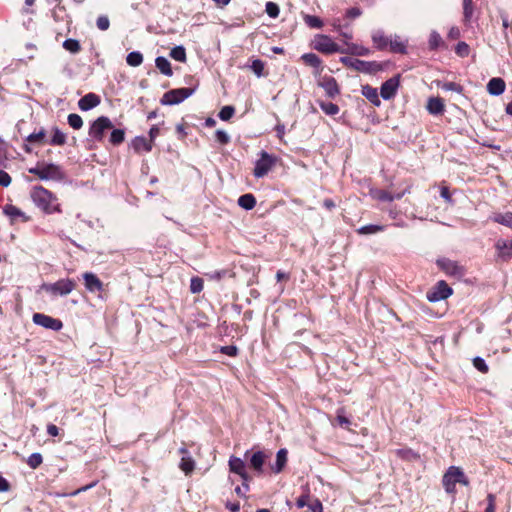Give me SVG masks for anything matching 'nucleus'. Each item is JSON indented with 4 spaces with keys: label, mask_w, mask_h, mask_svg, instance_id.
I'll use <instances>...</instances> for the list:
<instances>
[{
    "label": "nucleus",
    "mask_w": 512,
    "mask_h": 512,
    "mask_svg": "<svg viewBox=\"0 0 512 512\" xmlns=\"http://www.w3.org/2000/svg\"><path fill=\"white\" fill-rule=\"evenodd\" d=\"M287 450L282 448L277 451L275 463L271 465V469L274 473H280L287 463Z\"/></svg>",
    "instance_id": "23"
},
{
    "label": "nucleus",
    "mask_w": 512,
    "mask_h": 512,
    "mask_svg": "<svg viewBox=\"0 0 512 512\" xmlns=\"http://www.w3.org/2000/svg\"><path fill=\"white\" fill-rule=\"evenodd\" d=\"M29 173L37 176L41 180H63L65 174L59 165L49 163H38L35 167L29 169Z\"/></svg>",
    "instance_id": "3"
},
{
    "label": "nucleus",
    "mask_w": 512,
    "mask_h": 512,
    "mask_svg": "<svg viewBox=\"0 0 512 512\" xmlns=\"http://www.w3.org/2000/svg\"><path fill=\"white\" fill-rule=\"evenodd\" d=\"M76 281L70 278L59 279L52 284H44L43 289L54 296H66L76 288Z\"/></svg>",
    "instance_id": "7"
},
{
    "label": "nucleus",
    "mask_w": 512,
    "mask_h": 512,
    "mask_svg": "<svg viewBox=\"0 0 512 512\" xmlns=\"http://www.w3.org/2000/svg\"><path fill=\"white\" fill-rule=\"evenodd\" d=\"M313 47L315 50L326 54H332L335 52L344 53V49H341L340 46L329 36L322 34L315 36Z\"/></svg>",
    "instance_id": "9"
},
{
    "label": "nucleus",
    "mask_w": 512,
    "mask_h": 512,
    "mask_svg": "<svg viewBox=\"0 0 512 512\" xmlns=\"http://www.w3.org/2000/svg\"><path fill=\"white\" fill-rule=\"evenodd\" d=\"M362 95L370 101L374 106L379 107L381 100L379 98L378 90L368 84L363 85L361 89Z\"/></svg>",
    "instance_id": "22"
},
{
    "label": "nucleus",
    "mask_w": 512,
    "mask_h": 512,
    "mask_svg": "<svg viewBox=\"0 0 512 512\" xmlns=\"http://www.w3.org/2000/svg\"><path fill=\"white\" fill-rule=\"evenodd\" d=\"M26 462L30 468L37 469L42 464L43 457L40 453H32Z\"/></svg>",
    "instance_id": "47"
},
{
    "label": "nucleus",
    "mask_w": 512,
    "mask_h": 512,
    "mask_svg": "<svg viewBox=\"0 0 512 512\" xmlns=\"http://www.w3.org/2000/svg\"><path fill=\"white\" fill-rule=\"evenodd\" d=\"M228 465H229L231 472L236 473L241 477V479L243 481V483H242L243 487H245V490H248L249 489L248 482L250 481V477L248 476V474L246 472L245 462L240 458L231 456L228 461Z\"/></svg>",
    "instance_id": "12"
},
{
    "label": "nucleus",
    "mask_w": 512,
    "mask_h": 512,
    "mask_svg": "<svg viewBox=\"0 0 512 512\" xmlns=\"http://www.w3.org/2000/svg\"><path fill=\"white\" fill-rule=\"evenodd\" d=\"M63 48L73 54L79 53L81 51V45L76 39H66L63 42Z\"/></svg>",
    "instance_id": "43"
},
{
    "label": "nucleus",
    "mask_w": 512,
    "mask_h": 512,
    "mask_svg": "<svg viewBox=\"0 0 512 512\" xmlns=\"http://www.w3.org/2000/svg\"><path fill=\"white\" fill-rule=\"evenodd\" d=\"M452 293V288L444 280H441L427 292L426 297L429 302L435 303L447 299Z\"/></svg>",
    "instance_id": "10"
},
{
    "label": "nucleus",
    "mask_w": 512,
    "mask_h": 512,
    "mask_svg": "<svg viewBox=\"0 0 512 512\" xmlns=\"http://www.w3.org/2000/svg\"><path fill=\"white\" fill-rule=\"evenodd\" d=\"M438 87H440L444 91H453L457 93H462L463 87L460 84H457L455 82H444V83H438Z\"/></svg>",
    "instance_id": "48"
},
{
    "label": "nucleus",
    "mask_w": 512,
    "mask_h": 512,
    "mask_svg": "<svg viewBox=\"0 0 512 512\" xmlns=\"http://www.w3.org/2000/svg\"><path fill=\"white\" fill-rule=\"evenodd\" d=\"M340 61L345 66L366 74L375 73L381 69V65L375 61H364L351 57H341Z\"/></svg>",
    "instance_id": "5"
},
{
    "label": "nucleus",
    "mask_w": 512,
    "mask_h": 512,
    "mask_svg": "<svg viewBox=\"0 0 512 512\" xmlns=\"http://www.w3.org/2000/svg\"><path fill=\"white\" fill-rule=\"evenodd\" d=\"M47 433L50 436L56 437L59 435V428L54 424H48L47 425Z\"/></svg>",
    "instance_id": "62"
},
{
    "label": "nucleus",
    "mask_w": 512,
    "mask_h": 512,
    "mask_svg": "<svg viewBox=\"0 0 512 512\" xmlns=\"http://www.w3.org/2000/svg\"><path fill=\"white\" fill-rule=\"evenodd\" d=\"M155 65L156 68L164 75L166 76H172L173 71L171 68V63L168 61L167 58L163 56H159L155 59Z\"/></svg>",
    "instance_id": "28"
},
{
    "label": "nucleus",
    "mask_w": 512,
    "mask_h": 512,
    "mask_svg": "<svg viewBox=\"0 0 512 512\" xmlns=\"http://www.w3.org/2000/svg\"><path fill=\"white\" fill-rule=\"evenodd\" d=\"M66 143V135L57 127L53 128V136L50 140L51 145L63 146Z\"/></svg>",
    "instance_id": "42"
},
{
    "label": "nucleus",
    "mask_w": 512,
    "mask_h": 512,
    "mask_svg": "<svg viewBox=\"0 0 512 512\" xmlns=\"http://www.w3.org/2000/svg\"><path fill=\"white\" fill-rule=\"evenodd\" d=\"M32 320L36 325L53 331H59L63 328V323L60 319L53 318L43 313H34Z\"/></svg>",
    "instance_id": "11"
},
{
    "label": "nucleus",
    "mask_w": 512,
    "mask_h": 512,
    "mask_svg": "<svg viewBox=\"0 0 512 512\" xmlns=\"http://www.w3.org/2000/svg\"><path fill=\"white\" fill-rule=\"evenodd\" d=\"M400 85V75H396L394 77L389 78L384 83H382L380 87V95L384 100L392 99L399 88Z\"/></svg>",
    "instance_id": "13"
},
{
    "label": "nucleus",
    "mask_w": 512,
    "mask_h": 512,
    "mask_svg": "<svg viewBox=\"0 0 512 512\" xmlns=\"http://www.w3.org/2000/svg\"><path fill=\"white\" fill-rule=\"evenodd\" d=\"M492 220L512 229V212L497 213L492 217Z\"/></svg>",
    "instance_id": "30"
},
{
    "label": "nucleus",
    "mask_w": 512,
    "mask_h": 512,
    "mask_svg": "<svg viewBox=\"0 0 512 512\" xmlns=\"http://www.w3.org/2000/svg\"><path fill=\"white\" fill-rule=\"evenodd\" d=\"M301 58L305 62V64L316 69L321 68L322 61L315 53H305L302 55Z\"/></svg>",
    "instance_id": "34"
},
{
    "label": "nucleus",
    "mask_w": 512,
    "mask_h": 512,
    "mask_svg": "<svg viewBox=\"0 0 512 512\" xmlns=\"http://www.w3.org/2000/svg\"><path fill=\"white\" fill-rule=\"evenodd\" d=\"M45 138H46V131H45V129L42 128L40 131L31 133L30 135H28L26 137L25 141L28 143L43 144V143H45Z\"/></svg>",
    "instance_id": "40"
},
{
    "label": "nucleus",
    "mask_w": 512,
    "mask_h": 512,
    "mask_svg": "<svg viewBox=\"0 0 512 512\" xmlns=\"http://www.w3.org/2000/svg\"><path fill=\"white\" fill-rule=\"evenodd\" d=\"M428 44L430 50H437L443 44L441 35L437 31H432L429 36Z\"/></svg>",
    "instance_id": "39"
},
{
    "label": "nucleus",
    "mask_w": 512,
    "mask_h": 512,
    "mask_svg": "<svg viewBox=\"0 0 512 512\" xmlns=\"http://www.w3.org/2000/svg\"><path fill=\"white\" fill-rule=\"evenodd\" d=\"M426 109L431 115H441L445 111L444 102L440 97H430Z\"/></svg>",
    "instance_id": "20"
},
{
    "label": "nucleus",
    "mask_w": 512,
    "mask_h": 512,
    "mask_svg": "<svg viewBox=\"0 0 512 512\" xmlns=\"http://www.w3.org/2000/svg\"><path fill=\"white\" fill-rule=\"evenodd\" d=\"M96 484H97V481H94V482H92V483H90V484H88V485H85V486H83V487L78 488L77 490H75V491H73V492H71V493H68L67 495H68V496H76V495H78V494H79V493H81V492H84V491H87L88 489H91V488H92V487H94Z\"/></svg>",
    "instance_id": "59"
},
{
    "label": "nucleus",
    "mask_w": 512,
    "mask_h": 512,
    "mask_svg": "<svg viewBox=\"0 0 512 512\" xmlns=\"http://www.w3.org/2000/svg\"><path fill=\"white\" fill-rule=\"evenodd\" d=\"M266 459V455L262 451H257L253 453L250 458V466L255 469L257 472L261 473L263 470V465Z\"/></svg>",
    "instance_id": "25"
},
{
    "label": "nucleus",
    "mask_w": 512,
    "mask_h": 512,
    "mask_svg": "<svg viewBox=\"0 0 512 512\" xmlns=\"http://www.w3.org/2000/svg\"><path fill=\"white\" fill-rule=\"evenodd\" d=\"M10 489L9 482L0 475V492H6Z\"/></svg>",
    "instance_id": "64"
},
{
    "label": "nucleus",
    "mask_w": 512,
    "mask_h": 512,
    "mask_svg": "<svg viewBox=\"0 0 512 512\" xmlns=\"http://www.w3.org/2000/svg\"><path fill=\"white\" fill-rule=\"evenodd\" d=\"M3 213L9 217L11 224H15L19 221L25 223L31 220L30 216H27L23 211L12 204H6L3 207Z\"/></svg>",
    "instance_id": "15"
},
{
    "label": "nucleus",
    "mask_w": 512,
    "mask_h": 512,
    "mask_svg": "<svg viewBox=\"0 0 512 512\" xmlns=\"http://www.w3.org/2000/svg\"><path fill=\"white\" fill-rule=\"evenodd\" d=\"M372 41H373L374 46L378 50H384L389 45L388 38L384 35L383 31H381V30H378L372 34Z\"/></svg>",
    "instance_id": "27"
},
{
    "label": "nucleus",
    "mask_w": 512,
    "mask_h": 512,
    "mask_svg": "<svg viewBox=\"0 0 512 512\" xmlns=\"http://www.w3.org/2000/svg\"><path fill=\"white\" fill-rule=\"evenodd\" d=\"M33 202L46 214L61 212L60 204L56 203L57 198L42 186L34 187L31 193Z\"/></svg>",
    "instance_id": "1"
},
{
    "label": "nucleus",
    "mask_w": 512,
    "mask_h": 512,
    "mask_svg": "<svg viewBox=\"0 0 512 512\" xmlns=\"http://www.w3.org/2000/svg\"><path fill=\"white\" fill-rule=\"evenodd\" d=\"M101 102L100 97L95 93H88L84 95L79 101L78 106L82 111H88L95 108Z\"/></svg>",
    "instance_id": "18"
},
{
    "label": "nucleus",
    "mask_w": 512,
    "mask_h": 512,
    "mask_svg": "<svg viewBox=\"0 0 512 512\" xmlns=\"http://www.w3.org/2000/svg\"><path fill=\"white\" fill-rule=\"evenodd\" d=\"M319 107L326 115H336L339 112L338 105L332 103V102H325V101H319L318 102Z\"/></svg>",
    "instance_id": "38"
},
{
    "label": "nucleus",
    "mask_w": 512,
    "mask_h": 512,
    "mask_svg": "<svg viewBox=\"0 0 512 512\" xmlns=\"http://www.w3.org/2000/svg\"><path fill=\"white\" fill-rule=\"evenodd\" d=\"M113 128V123L107 116H100L94 120L88 131V135L91 139L97 142H103L105 134L108 130Z\"/></svg>",
    "instance_id": "4"
},
{
    "label": "nucleus",
    "mask_w": 512,
    "mask_h": 512,
    "mask_svg": "<svg viewBox=\"0 0 512 512\" xmlns=\"http://www.w3.org/2000/svg\"><path fill=\"white\" fill-rule=\"evenodd\" d=\"M345 44L347 48L344 49V53H349L356 56H367L370 54V49L367 47L354 43H349L347 41H345Z\"/></svg>",
    "instance_id": "24"
},
{
    "label": "nucleus",
    "mask_w": 512,
    "mask_h": 512,
    "mask_svg": "<svg viewBox=\"0 0 512 512\" xmlns=\"http://www.w3.org/2000/svg\"><path fill=\"white\" fill-rule=\"evenodd\" d=\"M460 483L464 486L469 485V479L464 474L463 470L457 466H450L442 478V484L445 491L449 494L454 493L456 484Z\"/></svg>",
    "instance_id": "2"
},
{
    "label": "nucleus",
    "mask_w": 512,
    "mask_h": 512,
    "mask_svg": "<svg viewBox=\"0 0 512 512\" xmlns=\"http://www.w3.org/2000/svg\"><path fill=\"white\" fill-rule=\"evenodd\" d=\"M505 82L502 78H492L487 84V91L492 96H499L505 91Z\"/></svg>",
    "instance_id": "21"
},
{
    "label": "nucleus",
    "mask_w": 512,
    "mask_h": 512,
    "mask_svg": "<svg viewBox=\"0 0 512 512\" xmlns=\"http://www.w3.org/2000/svg\"><path fill=\"white\" fill-rule=\"evenodd\" d=\"M370 195L373 199L381 201V202H392L393 197L392 194L381 189H371Z\"/></svg>",
    "instance_id": "31"
},
{
    "label": "nucleus",
    "mask_w": 512,
    "mask_h": 512,
    "mask_svg": "<svg viewBox=\"0 0 512 512\" xmlns=\"http://www.w3.org/2000/svg\"><path fill=\"white\" fill-rule=\"evenodd\" d=\"M67 121H68V124L70 125V127H72L75 130H79L83 126V119L81 118L80 115L75 114V113L69 114Z\"/></svg>",
    "instance_id": "46"
},
{
    "label": "nucleus",
    "mask_w": 512,
    "mask_h": 512,
    "mask_svg": "<svg viewBox=\"0 0 512 512\" xmlns=\"http://www.w3.org/2000/svg\"><path fill=\"white\" fill-rule=\"evenodd\" d=\"M203 290V280L200 277H193L190 282V291L194 294Z\"/></svg>",
    "instance_id": "51"
},
{
    "label": "nucleus",
    "mask_w": 512,
    "mask_h": 512,
    "mask_svg": "<svg viewBox=\"0 0 512 512\" xmlns=\"http://www.w3.org/2000/svg\"><path fill=\"white\" fill-rule=\"evenodd\" d=\"M238 205L244 210H252L256 206V198L251 193H246L238 198Z\"/></svg>",
    "instance_id": "26"
},
{
    "label": "nucleus",
    "mask_w": 512,
    "mask_h": 512,
    "mask_svg": "<svg viewBox=\"0 0 512 512\" xmlns=\"http://www.w3.org/2000/svg\"><path fill=\"white\" fill-rule=\"evenodd\" d=\"M495 247L498 251V256L503 260H509L512 257V240L499 239Z\"/></svg>",
    "instance_id": "19"
},
{
    "label": "nucleus",
    "mask_w": 512,
    "mask_h": 512,
    "mask_svg": "<svg viewBox=\"0 0 512 512\" xmlns=\"http://www.w3.org/2000/svg\"><path fill=\"white\" fill-rule=\"evenodd\" d=\"M195 92V87L172 89L164 93L160 102L162 105L179 104Z\"/></svg>",
    "instance_id": "6"
},
{
    "label": "nucleus",
    "mask_w": 512,
    "mask_h": 512,
    "mask_svg": "<svg viewBox=\"0 0 512 512\" xmlns=\"http://www.w3.org/2000/svg\"><path fill=\"white\" fill-rule=\"evenodd\" d=\"M11 176L4 170H0V186L8 187L11 184Z\"/></svg>",
    "instance_id": "57"
},
{
    "label": "nucleus",
    "mask_w": 512,
    "mask_h": 512,
    "mask_svg": "<svg viewBox=\"0 0 512 512\" xmlns=\"http://www.w3.org/2000/svg\"><path fill=\"white\" fill-rule=\"evenodd\" d=\"M170 57L179 62H186V50L183 46H176L171 49Z\"/></svg>",
    "instance_id": "41"
},
{
    "label": "nucleus",
    "mask_w": 512,
    "mask_h": 512,
    "mask_svg": "<svg viewBox=\"0 0 512 512\" xmlns=\"http://www.w3.org/2000/svg\"><path fill=\"white\" fill-rule=\"evenodd\" d=\"M125 140V131L123 129H113L109 137V143L118 146Z\"/></svg>",
    "instance_id": "35"
},
{
    "label": "nucleus",
    "mask_w": 512,
    "mask_h": 512,
    "mask_svg": "<svg viewBox=\"0 0 512 512\" xmlns=\"http://www.w3.org/2000/svg\"><path fill=\"white\" fill-rule=\"evenodd\" d=\"M473 365L478 371H480L482 373H487L489 370L488 365L486 364L485 360L479 356H477L473 359Z\"/></svg>",
    "instance_id": "54"
},
{
    "label": "nucleus",
    "mask_w": 512,
    "mask_h": 512,
    "mask_svg": "<svg viewBox=\"0 0 512 512\" xmlns=\"http://www.w3.org/2000/svg\"><path fill=\"white\" fill-rule=\"evenodd\" d=\"M265 11L268 14V16L271 18H277L280 13L279 6L274 2H267Z\"/></svg>",
    "instance_id": "50"
},
{
    "label": "nucleus",
    "mask_w": 512,
    "mask_h": 512,
    "mask_svg": "<svg viewBox=\"0 0 512 512\" xmlns=\"http://www.w3.org/2000/svg\"><path fill=\"white\" fill-rule=\"evenodd\" d=\"M470 48L466 42L460 41L455 46V53L460 57H467L469 55Z\"/></svg>",
    "instance_id": "49"
},
{
    "label": "nucleus",
    "mask_w": 512,
    "mask_h": 512,
    "mask_svg": "<svg viewBox=\"0 0 512 512\" xmlns=\"http://www.w3.org/2000/svg\"><path fill=\"white\" fill-rule=\"evenodd\" d=\"M85 288L89 292H101L104 289L103 282L92 272H85L83 274Z\"/></svg>",
    "instance_id": "16"
},
{
    "label": "nucleus",
    "mask_w": 512,
    "mask_h": 512,
    "mask_svg": "<svg viewBox=\"0 0 512 512\" xmlns=\"http://www.w3.org/2000/svg\"><path fill=\"white\" fill-rule=\"evenodd\" d=\"M250 68L256 76L261 77L263 75L264 63L260 59H255L252 61Z\"/></svg>",
    "instance_id": "53"
},
{
    "label": "nucleus",
    "mask_w": 512,
    "mask_h": 512,
    "mask_svg": "<svg viewBox=\"0 0 512 512\" xmlns=\"http://www.w3.org/2000/svg\"><path fill=\"white\" fill-rule=\"evenodd\" d=\"M186 127L184 124H178L176 126V132L178 134L179 139H184L187 136Z\"/></svg>",
    "instance_id": "61"
},
{
    "label": "nucleus",
    "mask_w": 512,
    "mask_h": 512,
    "mask_svg": "<svg viewBox=\"0 0 512 512\" xmlns=\"http://www.w3.org/2000/svg\"><path fill=\"white\" fill-rule=\"evenodd\" d=\"M96 24L100 30L105 31L109 28L110 21L107 16H99L97 18Z\"/></svg>",
    "instance_id": "56"
},
{
    "label": "nucleus",
    "mask_w": 512,
    "mask_h": 512,
    "mask_svg": "<svg viewBox=\"0 0 512 512\" xmlns=\"http://www.w3.org/2000/svg\"><path fill=\"white\" fill-rule=\"evenodd\" d=\"M361 14L362 11L358 7H352L346 11V17L352 19L359 17Z\"/></svg>",
    "instance_id": "58"
},
{
    "label": "nucleus",
    "mask_w": 512,
    "mask_h": 512,
    "mask_svg": "<svg viewBox=\"0 0 512 512\" xmlns=\"http://www.w3.org/2000/svg\"><path fill=\"white\" fill-rule=\"evenodd\" d=\"M180 469L185 473V475H190L195 468V462L190 456H183L181 458Z\"/></svg>",
    "instance_id": "33"
},
{
    "label": "nucleus",
    "mask_w": 512,
    "mask_h": 512,
    "mask_svg": "<svg viewBox=\"0 0 512 512\" xmlns=\"http://www.w3.org/2000/svg\"><path fill=\"white\" fill-rule=\"evenodd\" d=\"M474 12L472 0H463V16L465 23L470 22Z\"/></svg>",
    "instance_id": "44"
},
{
    "label": "nucleus",
    "mask_w": 512,
    "mask_h": 512,
    "mask_svg": "<svg viewBox=\"0 0 512 512\" xmlns=\"http://www.w3.org/2000/svg\"><path fill=\"white\" fill-rule=\"evenodd\" d=\"M383 230H384V226L369 224V225L360 227L357 230V232L359 234L368 235V234H375V233L381 232Z\"/></svg>",
    "instance_id": "45"
},
{
    "label": "nucleus",
    "mask_w": 512,
    "mask_h": 512,
    "mask_svg": "<svg viewBox=\"0 0 512 512\" xmlns=\"http://www.w3.org/2000/svg\"><path fill=\"white\" fill-rule=\"evenodd\" d=\"M129 66L138 67L143 63V55L138 51L130 52L126 57Z\"/></svg>",
    "instance_id": "37"
},
{
    "label": "nucleus",
    "mask_w": 512,
    "mask_h": 512,
    "mask_svg": "<svg viewBox=\"0 0 512 512\" xmlns=\"http://www.w3.org/2000/svg\"><path fill=\"white\" fill-rule=\"evenodd\" d=\"M437 265L447 275L455 277H462L464 275V268L460 266L456 261L447 258H442L437 260Z\"/></svg>",
    "instance_id": "14"
},
{
    "label": "nucleus",
    "mask_w": 512,
    "mask_h": 512,
    "mask_svg": "<svg viewBox=\"0 0 512 512\" xmlns=\"http://www.w3.org/2000/svg\"><path fill=\"white\" fill-rule=\"evenodd\" d=\"M440 196L448 203H452V197H451L448 187H446V186L441 187Z\"/></svg>",
    "instance_id": "60"
},
{
    "label": "nucleus",
    "mask_w": 512,
    "mask_h": 512,
    "mask_svg": "<svg viewBox=\"0 0 512 512\" xmlns=\"http://www.w3.org/2000/svg\"><path fill=\"white\" fill-rule=\"evenodd\" d=\"M277 158L266 151L260 152V158L255 162L253 175L256 178H263L276 164Z\"/></svg>",
    "instance_id": "8"
},
{
    "label": "nucleus",
    "mask_w": 512,
    "mask_h": 512,
    "mask_svg": "<svg viewBox=\"0 0 512 512\" xmlns=\"http://www.w3.org/2000/svg\"><path fill=\"white\" fill-rule=\"evenodd\" d=\"M238 354V348L235 345H226V356L234 357Z\"/></svg>",
    "instance_id": "63"
},
{
    "label": "nucleus",
    "mask_w": 512,
    "mask_h": 512,
    "mask_svg": "<svg viewBox=\"0 0 512 512\" xmlns=\"http://www.w3.org/2000/svg\"><path fill=\"white\" fill-rule=\"evenodd\" d=\"M390 50L394 53L405 54L407 52L406 43L400 40V37L396 36L393 40H389Z\"/></svg>",
    "instance_id": "32"
},
{
    "label": "nucleus",
    "mask_w": 512,
    "mask_h": 512,
    "mask_svg": "<svg viewBox=\"0 0 512 512\" xmlns=\"http://www.w3.org/2000/svg\"><path fill=\"white\" fill-rule=\"evenodd\" d=\"M319 85L325 90L329 98H335L340 93L338 83L332 76H325Z\"/></svg>",
    "instance_id": "17"
},
{
    "label": "nucleus",
    "mask_w": 512,
    "mask_h": 512,
    "mask_svg": "<svg viewBox=\"0 0 512 512\" xmlns=\"http://www.w3.org/2000/svg\"><path fill=\"white\" fill-rule=\"evenodd\" d=\"M133 148L136 152H150L152 150V142L145 137H136L133 140Z\"/></svg>",
    "instance_id": "29"
},
{
    "label": "nucleus",
    "mask_w": 512,
    "mask_h": 512,
    "mask_svg": "<svg viewBox=\"0 0 512 512\" xmlns=\"http://www.w3.org/2000/svg\"><path fill=\"white\" fill-rule=\"evenodd\" d=\"M305 22L311 28L319 29L323 26L322 20L317 16L307 15L305 17Z\"/></svg>",
    "instance_id": "52"
},
{
    "label": "nucleus",
    "mask_w": 512,
    "mask_h": 512,
    "mask_svg": "<svg viewBox=\"0 0 512 512\" xmlns=\"http://www.w3.org/2000/svg\"><path fill=\"white\" fill-rule=\"evenodd\" d=\"M345 411H344V408H339L337 410V422L339 423V425L341 426H348L350 425V420L345 416Z\"/></svg>",
    "instance_id": "55"
},
{
    "label": "nucleus",
    "mask_w": 512,
    "mask_h": 512,
    "mask_svg": "<svg viewBox=\"0 0 512 512\" xmlns=\"http://www.w3.org/2000/svg\"><path fill=\"white\" fill-rule=\"evenodd\" d=\"M398 457L408 461H415L420 459V455L410 448L398 449L396 451Z\"/></svg>",
    "instance_id": "36"
}]
</instances>
